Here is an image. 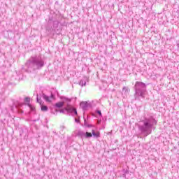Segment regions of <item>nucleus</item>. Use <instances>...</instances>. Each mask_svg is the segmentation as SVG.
<instances>
[{"mask_svg": "<svg viewBox=\"0 0 179 179\" xmlns=\"http://www.w3.org/2000/svg\"><path fill=\"white\" fill-rule=\"evenodd\" d=\"M60 99L64 101H66L67 103H71V101H72V99H69L66 96H61Z\"/></svg>", "mask_w": 179, "mask_h": 179, "instance_id": "2eb2a0df", "label": "nucleus"}, {"mask_svg": "<svg viewBox=\"0 0 179 179\" xmlns=\"http://www.w3.org/2000/svg\"><path fill=\"white\" fill-rule=\"evenodd\" d=\"M84 127H87V128H93L94 125L88 124L86 121V118L84 117Z\"/></svg>", "mask_w": 179, "mask_h": 179, "instance_id": "ddd939ff", "label": "nucleus"}, {"mask_svg": "<svg viewBox=\"0 0 179 179\" xmlns=\"http://www.w3.org/2000/svg\"><path fill=\"white\" fill-rule=\"evenodd\" d=\"M59 24V21H54L53 22V28L52 29L50 33L53 36L55 34H59V30L58 29V25Z\"/></svg>", "mask_w": 179, "mask_h": 179, "instance_id": "423d86ee", "label": "nucleus"}, {"mask_svg": "<svg viewBox=\"0 0 179 179\" xmlns=\"http://www.w3.org/2000/svg\"><path fill=\"white\" fill-rule=\"evenodd\" d=\"M59 111L62 114H65V113H70L71 114L78 115V111L76 110V108H73L72 106L69 104H67V106L65 108V109H62L59 110Z\"/></svg>", "mask_w": 179, "mask_h": 179, "instance_id": "39448f33", "label": "nucleus"}, {"mask_svg": "<svg viewBox=\"0 0 179 179\" xmlns=\"http://www.w3.org/2000/svg\"><path fill=\"white\" fill-rule=\"evenodd\" d=\"M75 122H77L78 124H79V122H80V121L79 120V119H75Z\"/></svg>", "mask_w": 179, "mask_h": 179, "instance_id": "6ab92c4d", "label": "nucleus"}, {"mask_svg": "<svg viewBox=\"0 0 179 179\" xmlns=\"http://www.w3.org/2000/svg\"><path fill=\"white\" fill-rule=\"evenodd\" d=\"M24 101H26V103H30V99L29 97H26L24 99Z\"/></svg>", "mask_w": 179, "mask_h": 179, "instance_id": "a211bd4d", "label": "nucleus"}, {"mask_svg": "<svg viewBox=\"0 0 179 179\" xmlns=\"http://www.w3.org/2000/svg\"><path fill=\"white\" fill-rule=\"evenodd\" d=\"M96 114H99V117H103L102 114H101V110H96Z\"/></svg>", "mask_w": 179, "mask_h": 179, "instance_id": "f3484780", "label": "nucleus"}, {"mask_svg": "<svg viewBox=\"0 0 179 179\" xmlns=\"http://www.w3.org/2000/svg\"><path fill=\"white\" fill-rule=\"evenodd\" d=\"M87 79V77H83V78L80 80L79 85L82 87L86 86V81Z\"/></svg>", "mask_w": 179, "mask_h": 179, "instance_id": "9b49d317", "label": "nucleus"}, {"mask_svg": "<svg viewBox=\"0 0 179 179\" xmlns=\"http://www.w3.org/2000/svg\"><path fill=\"white\" fill-rule=\"evenodd\" d=\"M100 122H101V121H99V122H98V124H100Z\"/></svg>", "mask_w": 179, "mask_h": 179, "instance_id": "412c9836", "label": "nucleus"}, {"mask_svg": "<svg viewBox=\"0 0 179 179\" xmlns=\"http://www.w3.org/2000/svg\"><path fill=\"white\" fill-rule=\"evenodd\" d=\"M23 104L24 103H18L17 105L15 106V108H17V113H19V114H23V110L19 108V107H22Z\"/></svg>", "mask_w": 179, "mask_h": 179, "instance_id": "9d476101", "label": "nucleus"}, {"mask_svg": "<svg viewBox=\"0 0 179 179\" xmlns=\"http://www.w3.org/2000/svg\"><path fill=\"white\" fill-rule=\"evenodd\" d=\"M36 101L37 103H39L41 111H48V106L43 104V101H41V98H38V94H37Z\"/></svg>", "mask_w": 179, "mask_h": 179, "instance_id": "6e6552de", "label": "nucleus"}, {"mask_svg": "<svg viewBox=\"0 0 179 179\" xmlns=\"http://www.w3.org/2000/svg\"><path fill=\"white\" fill-rule=\"evenodd\" d=\"M45 66V60L41 55H35L31 56L25 63L24 66L22 68V71L17 73V75H22V72L32 73L36 71H40Z\"/></svg>", "mask_w": 179, "mask_h": 179, "instance_id": "f257e3e1", "label": "nucleus"}, {"mask_svg": "<svg viewBox=\"0 0 179 179\" xmlns=\"http://www.w3.org/2000/svg\"><path fill=\"white\" fill-rule=\"evenodd\" d=\"M80 107L83 110V111H86L89 107H92V105L86 101H82L80 103Z\"/></svg>", "mask_w": 179, "mask_h": 179, "instance_id": "1a4fd4ad", "label": "nucleus"}, {"mask_svg": "<svg viewBox=\"0 0 179 179\" xmlns=\"http://www.w3.org/2000/svg\"><path fill=\"white\" fill-rule=\"evenodd\" d=\"M127 173H129V172H128V170H126V171H124V174H127Z\"/></svg>", "mask_w": 179, "mask_h": 179, "instance_id": "aec40b11", "label": "nucleus"}, {"mask_svg": "<svg viewBox=\"0 0 179 179\" xmlns=\"http://www.w3.org/2000/svg\"><path fill=\"white\" fill-rule=\"evenodd\" d=\"M41 97H43V99L44 100H45L47 101V103H51V101H52V100H55V95H54V94H51L50 96H48L45 94L42 93Z\"/></svg>", "mask_w": 179, "mask_h": 179, "instance_id": "0eeeda50", "label": "nucleus"}, {"mask_svg": "<svg viewBox=\"0 0 179 179\" xmlns=\"http://www.w3.org/2000/svg\"><path fill=\"white\" fill-rule=\"evenodd\" d=\"M27 106L29 108H30L31 111H34V110H36V108H34V106H32L31 104L28 103Z\"/></svg>", "mask_w": 179, "mask_h": 179, "instance_id": "dca6fc26", "label": "nucleus"}, {"mask_svg": "<svg viewBox=\"0 0 179 179\" xmlns=\"http://www.w3.org/2000/svg\"><path fill=\"white\" fill-rule=\"evenodd\" d=\"M130 92L129 88L128 87H123L122 93V94H129Z\"/></svg>", "mask_w": 179, "mask_h": 179, "instance_id": "f8f14e48", "label": "nucleus"}, {"mask_svg": "<svg viewBox=\"0 0 179 179\" xmlns=\"http://www.w3.org/2000/svg\"><path fill=\"white\" fill-rule=\"evenodd\" d=\"M157 125V120L152 114H147L144 116L143 120H141L138 124V131L141 135L148 136L152 134L153 127Z\"/></svg>", "mask_w": 179, "mask_h": 179, "instance_id": "f03ea898", "label": "nucleus"}, {"mask_svg": "<svg viewBox=\"0 0 179 179\" xmlns=\"http://www.w3.org/2000/svg\"><path fill=\"white\" fill-rule=\"evenodd\" d=\"M153 128H154V129H155V126H153Z\"/></svg>", "mask_w": 179, "mask_h": 179, "instance_id": "5701e85b", "label": "nucleus"}, {"mask_svg": "<svg viewBox=\"0 0 179 179\" xmlns=\"http://www.w3.org/2000/svg\"><path fill=\"white\" fill-rule=\"evenodd\" d=\"M77 136H80V138H86L87 139H89V138H95L96 139L100 138V131H94V129L92 130V133L89 131H83L82 130H78L77 132Z\"/></svg>", "mask_w": 179, "mask_h": 179, "instance_id": "20e7f679", "label": "nucleus"}, {"mask_svg": "<svg viewBox=\"0 0 179 179\" xmlns=\"http://www.w3.org/2000/svg\"><path fill=\"white\" fill-rule=\"evenodd\" d=\"M123 177H125V174H123Z\"/></svg>", "mask_w": 179, "mask_h": 179, "instance_id": "4be33fe9", "label": "nucleus"}, {"mask_svg": "<svg viewBox=\"0 0 179 179\" xmlns=\"http://www.w3.org/2000/svg\"><path fill=\"white\" fill-rule=\"evenodd\" d=\"M56 108H62L64 107V102H58L55 104Z\"/></svg>", "mask_w": 179, "mask_h": 179, "instance_id": "4468645a", "label": "nucleus"}, {"mask_svg": "<svg viewBox=\"0 0 179 179\" xmlns=\"http://www.w3.org/2000/svg\"><path fill=\"white\" fill-rule=\"evenodd\" d=\"M135 89V100H139V97L145 99L146 94V84L142 82L137 81L134 85Z\"/></svg>", "mask_w": 179, "mask_h": 179, "instance_id": "7ed1b4c3", "label": "nucleus"}]
</instances>
